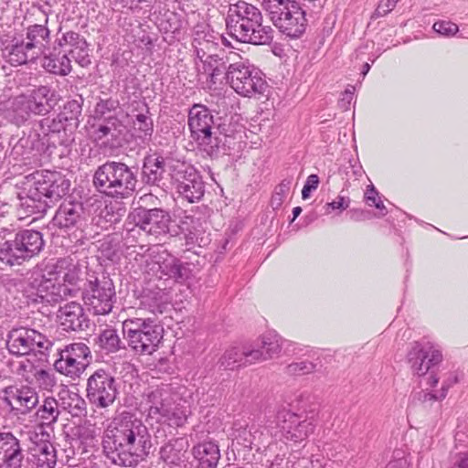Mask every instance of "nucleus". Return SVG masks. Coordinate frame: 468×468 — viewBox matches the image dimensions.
Here are the masks:
<instances>
[{
	"instance_id": "obj_1",
	"label": "nucleus",
	"mask_w": 468,
	"mask_h": 468,
	"mask_svg": "<svg viewBox=\"0 0 468 468\" xmlns=\"http://www.w3.org/2000/svg\"><path fill=\"white\" fill-rule=\"evenodd\" d=\"M102 448L112 463L133 467L150 453L151 435L140 419L123 411L112 420L105 431Z\"/></svg>"
},
{
	"instance_id": "obj_2",
	"label": "nucleus",
	"mask_w": 468,
	"mask_h": 468,
	"mask_svg": "<svg viewBox=\"0 0 468 468\" xmlns=\"http://www.w3.org/2000/svg\"><path fill=\"white\" fill-rule=\"evenodd\" d=\"M28 186L19 194L20 209L27 215H42L66 196L70 181L57 171L36 172L27 178Z\"/></svg>"
},
{
	"instance_id": "obj_3",
	"label": "nucleus",
	"mask_w": 468,
	"mask_h": 468,
	"mask_svg": "<svg viewBox=\"0 0 468 468\" xmlns=\"http://www.w3.org/2000/svg\"><path fill=\"white\" fill-rule=\"evenodd\" d=\"M225 21L229 36L241 43L269 45L273 39L274 31L263 24L261 11L248 2L230 4Z\"/></svg>"
},
{
	"instance_id": "obj_4",
	"label": "nucleus",
	"mask_w": 468,
	"mask_h": 468,
	"mask_svg": "<svg viewBox=\"0 0 468 468\" xmlns=\"http://www.w3.org/2000/svg\"><path fill=\"white\" fill-rule=\"evenodd\" d=\"M138 184L134 167L123 162L107 161L93 175V186L100 193L115 199L131 197Z\"/></svg>"
},
{
	"instance_id": "obj_5",
	"label": "nucleus",
	"mask_w": 468,
	"mask_h": 468,
	"mask_svg": "<svg viewBox=\"0 0 468 468\" xmlns=\"http://www.w3.org/2000/svg\"><path fill=\"white\" fill-rule=\"evenodd\" d=\"M59 101L58 92L48 85H40L15 97L8 110L10 122L24 125L32 116H45L51 112Z\"/></svg>"
},
{
	"instance_id": "obj_6",
	"label": "nucleus",
	"mask_w": 468,
	"mask_h": 468,
	"mask_svg": "<svg viewBox=\"0 0 468 468\" xmlns=\"http://www.w3.org/2000/svg\"><path fill=\"white\" fill-rule=\"evenodd\" d=\"M261 5L282 34L290 38H298L305 32V12L296 0H263Z\"/></svg>"
},
{
	"instance_id": "obj_7",
	"label": "nucleus",
	"mask_w": 468,
	"mask_h": 468,
	"mask_svg": "<svg viewBox=\"0 0 468 468\" xmlns=\"http://www.w3.org/2000/svg\"><path fill=\"white\" fill-rule=\"evenodd\" d=\"M128 346L140 355H152L163 339V325L153 317H135L122 322Z\"/></svg>"
},
{
	"instance_id": "obj_8",
	"label": "nucleus",
	"mask_w": 468,
	"mask_h": 468,
	"mask_svg": "<svg viewBox=\"0 0 468 468\" xmlns=\"http://www.w3.org/2000/svg\"><path fill=\"white\" fill-rule=\"evenodd\" d=\"M226 81L239 95L251 97L254 94H262L266 82L260 73L239 55L226 72Z\"/></svg>"
},
{
	"instance_id": "obj_9",
	"label": "nucleus",
	"mask_w": 468,
	"mask_h": 468,
	"mask_svg": "<svg viewBox=\"0 0 468 468\" xmlns=\"http://www.w3.org/2000/svg\"><path fill=\"white\" fill-rule=\"evenodd\" d=\"M115 295L113 282L104 275L89 280L82 292L84 303L94 315L110 314L116 300Z\"/></svg>"
},
{
	"instance_id": "obj_10",
	"label": "nucleus",
	"mask_w": 468,
	"mask_h": 468,
	"mask_svg": "<svg viewBox=\"0 0 468 468\" xmlns=\"http://www.w3.org/2000/svg\"><path fill=\"white\" fill-rule=\"evenodd\" d=\"M52 346L46 335L28 327L13 328L7 335L6 347L10 354L16 356L36 352L45 355Z\"/></svg>"
},
{
	"instance_id": "obj_11",
	"label": "nucleus",
	"mask_w": 468,
	"mask_h": 468,
	"mask_svg": "<svg viewBox=\"0 0 468 468\" xmlns=\"http://www.w3.org/2000/svg\"><path fill=\"white\" fill-rule=\"evenodd\" d=\"M118 393L116 378L106 369H97L87 379L86 397L98 409L112 405Z\"/></svg>"
},
{
	"instance_id": "obj_12",
	"label": "nucleus",
	"mask_w": 468,
	"mask_h": 468,
	"mask_svg": "<svg viewBox=\"0 0 468 468\" xmlns=\"http://www.w3.org/2000/svg\"><path fill=\"white\" fill-rule=\"evenodd\" d=\"M27 449V462L32 468H55L58 463V451L48 440V433L30 431Z\"/></svg>"
},
{
	"instance_id": "obj_13",
	"label": "nucleus",
	"mask_w": 468,
	"mask_h": 468,
	"mask_svg": "<svg viewBox=\"0 0 468 468\" xmlns=\"http://www.w3.org/2000/svg\"><path fill=\"white\" fill-rule=\"evenodd\" d=\"M173 170V180L179 197L189 203L199 201L205 194V183L201 175L185 162Z\"/></svg>"
},
{
	"instance_id": "obj_14",
	"label": "nucleus",
	"mask_w": 468,
	"mask_h": 468,
	"mask_svg": "<svg viewBox=\"0 0 468 468\" xmlns=\"http://www.w3.org/2000/svg\"><path fill=\"white\" fill-rule=\"evenodd\" d=\"M50 265H45L41 273H34L36 277L33 278L31 285L37 290V295L42 300L50 304L58 303L60 301L69 297L67 292V284H61L59 279L49 270Z\"/></svg>"
},
{
	"instance_id": "obj_15",
	"label": "nucleus",
	"mask_w": 468,
	"mask_h": 468,
	"mask_svg": "<svg viewBox=\"0 0 468 468\" xmlns=\"http://www.w3.org/2000/svg\"><path fill=\"white\" fill-rule=\"evenodd\" d=\"M131 216L135 228L144 231L147 235L158 238L169 232L171 217L168 212L161 208L137 207Z\"/></svg>"
},
{
	"instance_id": "obj_16",
	"label": "nucleus",
	"mask_w": 468,
	"mask_h": 468,
	"mask_svg": "<svg viewBox=\"0 0 468 468\" xmlns=\"http://www.w3.org/2000/svg\"><path fill=\"white\" fill-rule=\"evenodd\" d=\"M182 162L169 156H164L159 153H154L144 156L142 167V180L148 186H159L165 172L168 170L173 178L174 167Z\"/></svg>"
},
{
	"instance_id": "obj_17",
	"label": "nucleus",
	"mask_w": 468,
	"mask_h": 468,
	"mask_svg": "<svg viewBox=\"0 0 468 468\" xmlns=\"http://www.w3.org/2000/svg\"><path fill=\"white\" fill-rule=\"evenodd\" d=\"M277 422L283 437L294 442L304 441L314 430L311 420L284 409L277 413Z\"/></svg>"
},
{
	"instance_id": "obj_18",
	"label": "nucleus",
	"mask_w": 468,
	"mask_h": 468,
	"mask_svg": "<svg viewBox=\"0 0 468 468\" xmlns=\"http://www.w3.org/2000/svg\"><path fill=\"white\" fill-rule=\"evenodd\" d=\"M408 360L414 374L424 376L441 362L442 355L441 350L431 343L423 346L415 342L408 353Z\"/></svg>"
},
{
	"instance_id": "obj_19",
	"label": "nucleus",
	"mask_w": 468,
	"mask_h": 468,
	"mask_svg": "<svg viewBox=\"0 0 468 468\" xmlns=\"http://www.w3.org/2000/svg\"><path fill=\"white\" fill-rule=\"evenodd\" d=\"M51 273H55L61 284H67L69 297H75L80 291L82 271L80 264L70 257L60 258L55 262H48Z\"/></svg>"
},
{
	"instance_id": "obj_20",
	"label": "nucleus",
	"mask_w": 468,
	"mask_h": 468,
	"mask_svg": "<svg viewBox=\"0 0 468 468\" xmlns=\"http://www.w3.org/2000/svg\"><path fill=\"white\" fill-rule=\"evenodd\" d=\"M21 440L11 431L0 432V468H26Z\"/></svg>"
},
{
	"instance_id": "obj_21",
	"label": "nucleus",
	"mask_w": 468,
	"mask_h": 468,
	"mask_svg": "<svg viewBox=\"0 0 468 468\" xmlns=\"http://www.w3.org/2000/svg\"><path fill=\"white\" fill-rule=\"evenodd\" d=\"M30 16H36V23L27 27L24 39L40 56L45 54L49 42L50 31L47 27L48 16L39 7L34 9Z\"/></svg>"
},
{
	"instance_id": "obj_22",
	"label": "nucleus",
	"mask_w": 468,
	"mask_h": 468,
	"mask_svg": "<svg viewBox=\"0 0 468 468\" xmlns=\"http://www.w3.org/2000/svg\"><path fill=\"white\" fill-rule=\"evenodd\" d=\"M4 394L5 401L11 406L12 410L23 415L28 414L39 402L36 389L27 385L6 387Z\"/></svg>"
},
{
	"instance_id": "obj_23",
	"label": "nucleus",
	"mask_w": 468,
	"mask_h": 468,
	"mask_svg": "<svg viewBox=\"0 0 468 468\" xmlns=\"http://www.w3.org/2000/svg\"><path fill=\"white\" fill-rule=\"evenodd\" d=\"M86 221V212L80 201L65 199L58 208L54 218V226L61 229L81 228Z\"/></svg>"
},
{
	"instance_id": "obj_24",
	"label": "nucleus",
	"mask_w": 468,
	"mask_h": 468,
	"mask_svg": "<svg viewBox=\"0 0 468 468\" xmlns=\"http://www.w3.org/2000/svg\"><path fill=\"white\" fill-rule=\"evenodd\" d=\"M94 138L110 146H119L122 141L125 125L116 115L101 119V122L93 125Z\"/></svg>"
},
{
	"instance_id": "obj_25",
	"label": "nucleus",
	"mask_w": 468,
	"mask_h": 468,
	"mask_svg": "<svg viewBox=\"0 0 468 468\" xmlns=\"http://www.w3.org/2000/svg\"><path fill=\"white\" fill-rule=\"evenodd\" d=\"M258 356L257 352L250 351V345L231 346L225 350L218 365L225 370H234L253 365V359Z\"/></svg>"
},
{
	"instance_id": "obj_26",
	"label": "nucleus",
	"mask_w": 468,
	"mask_h": 468,
	"mask_svg": "<svg viewBox=\"0 0 468 468\" xmlns=\"http://www.w3.org/2000/svg\"><path fill=\"white\" fill-rule=\"evenodd\" d=\"M57 316L65 331H83L89 327L90 320L85 315L82 306L76 302L60 306Z\"/></svg>"
},
{
	"instance_id": "obj_27",
	"label": "nucleus",
	"mask_w": 468,
	"mask_h": 468,
	"mask_svg": "<svg viewBox=\"0 0 468 468\" xmlns=\"http://www.w3.org/2000/svg\"><path fill=\"white\" fill-rule=\"evenodd\" d=\"M214 119L210 110L202 104H194L188 112V127L191 137L194 140L199 139L211 132Z\"/></svg>"
},
{
	"instance_id": "obj_28",
	"label": "nucleus",
	"mask_w": 468,
	"mask_h": 468,
	"mask_svg": "<svg viewBox=\"0 0 468 468\" xmlns=\"http://www.w3.org/2000/svg\"><path fill=\"white\" fill-rule=\"evenodd\" d=\"M283 340L275 333L263 335L258 343L250 345L251 352H257L258 356L253 359L254 364L271 359L282 351Z\"/></svg>"
},
{
	"instance_id": "obj_29",
	"label": "nucleus",
	"mask_w": 468,
	"mask_h": 468,
	"mask_svg": "<svg viewBox=\"0 0 468 468\" xmlns=\"http://www.w3.org/2000/svg\"><path fill=\"white\" fill-rule=\"evenodd\" d=\"M192 455L197 462L196 468H217L220 460L218 445L214 441H204L192 448Z\"/></svg>"
},
{
	"instance_id": "obj_30",
	"label": "nucleus",
	"mask_w": 468,
	"mask_h": 468,
	"mask_svg": "<svg viewBox=\"0 0 468 468\" xmlns=\"http://www.w3.org/2000/svg\"><path fill=\"white\" fill-rule=\"evenodd\" d=\"M187 441L183 438L170 440L160 449V458L169 467H179L186 458Z\"/></svg>"
},
{
	"instance_id": "obj_31",
	"label": "nucleus",
	"mask_w": 468,
	"mask_h": 468,
	"mask_svg": "<svg viewBox=\"0 0 468 468\" xmlns=\"http://www.w3.org/2000/svg\"><path fill=\"white\" fill-rule=\"evenodd\" d=\"M14 237L27 261L37 255L43 249L44 240L39 231L24 229L17 232Z\"/></svg>"
},
{
	"instance_id": "obj_32",
	"label": "nucleus",
	"mask_w": 468,
	"mask_h": 468,
	"mask_svg": "<svg viewBox=\"0 0 468 468\" xmlns=\"http://www.w3.org/2000/svg\"><path fill=\"white\" fill-rule=\"evenodd\" d=\"M7 58L12 65H22L34 61L39 55L24 38L14 37L12 45L5 48Z\"/></svg>"
},
{
	"instance_id": "obj_33",
	"label": "nucleus",
	"mask_w": 468,
	"mask_h": 468,
	"mask_svg": "<svg viewBox=\"0 0 468 468\" xmlns=\"http://www.w3.org/2000/svg\"><path fill=\"white\" fill-rule=\"evenodd\" d=\"M201 151L207 154L211 158H218L221 154H227L226 143L228 141V135L218 134L217 132H209L205 135L195 140Z\"/></svg>"
},
{
	"instance_id": "obj_34",
	"label": "nucleus",
	"mask_w": 468,
	"mask_h": 468,
	"mask_svg": "<svg viewBox=\"0 0 468 468\" xmlns=\"http://www.w3.org/2000/svg\"><path fill=\"white\" fill-rule=\"evenodd\" d=\"M148 404L149 416L157 418L159 420L164 415L169 414V408L173 404L168 392L164 389H155L151 391L146 398Z\"/></svg>"
},
{
	"instance_id": "obj_35",
	"label": "nucleus",
	"mask_w": 468,
	"mask_h": 468,
	"mask_svg": "<svg viewBox=\"0 0 468 468\" xmlns=\"http://www.w3.org/2000/svg\"><path fill=\"white\" fill-rule=\"evenodd\" d=\"M57 353L58 357L53 364L55 369L73 380L79 378L89 365V362L77 361L76 358L69 356V355L62 353L58 349Z\"/></svg>"
},
{
	"instance_id": "obj_36",
	"label": "nucleus",
	"mask_w": 468,
	"mask_h": 468,
	"mask_svg": "<svg viewBox=\"0 0 468 468\" xmlns=\"http://www.w3.org/2000/svg\"><path fill=\"white\" fill-rule=\"evenodd\" d=\"M27 261L15 237L0 243V268L21 265Z\"/></svg>"
},
{
	"instance_id": "obj_37",
	"label": "nucleus",
	"mask_w": 468,
	"mask_h": 468,
	"mask_svg": "<svg viewBox=\"0 0 468 468\" xmlns=\"http://www.w3.org/2000/svg\"><path fill=\"white\" fill-rule=\"evenodd\" d=\"M42 66L43 68L55 75L67 76L71 72V61L66 52L48 53L45 52Z\"/></svg>"
},
{
	"instance_id": "obj_38",
	"label": "nucleus",
	"mask_w": 468,
	"mask_h": 468,
	"mask_svg": "<svg viewBox=\"0 0 468 468\" xmlns=\"http://www.w3.org/2000/svg\"><path fill=\"white\" fill-rule=\"evenodd\" d=\"M95 344L105 354H112L125 349L124 343L120 338L117 330L112 327L101 330L95 339Z\"/></svg>"
},
{
	"instance_id": "obj_39",
	"label": "nucleus",
	"mask_w": 468,
	"mask_h": 468,
	"mask_svg": "<svg viewBox=\"0 0 468 468\" xmlns=\"http://www.w3.org/2000/svg\"><path fill=\"white\" fill-rule=\"evenodd\" d=\"M36 126L39 127L43 130L49 140L55 136L58 138V144H64V140L61 139V134L66 135L69 131L72 133V130L69 125L57 114L55 117H47L36 122Z\"/></svg>"
},
{
	"instance_id": "obj_40",
	"label": "nucleus",
	"mask_w": 468,
	"mask_h": 468,
	"mask_svg": "<svg viewBox=\"0 0 468 468\" xmlns=\"http://www.w3.org/2000/svg\"><path fill=\"white\" fill-rule=\"evenodd\" d=\"M19 143L23 147H28L31 150L44 152L49 146L56 147V143L51 142L47 133L39 127H33L26 138H21Z\"/></svg>"
},
{
	"instance_id": "obj_41",
	"label": "nucleus",
	"mask_w": 468,
	"mask_h": 468,
	"mask_svg": "<svg viewBox=\"0 0 468 468\" xmlns=\"http://www.w3.org/2000/svg\"><path fill=\"white\" fill-rule=\"evenodd\" d=\"M83 98L80 95L78 99H74L66 102L63 109L58 115L70 127L71 130L76 129L80 124V117L82 112Z\"/></svg>"
},
{
	"instance_id": "obj_42",
	"label": "nucleus",
	"mask_w": 468,
	"mask_h": 468,
	"mask_svg": "<svg viewBox=\"0 0 468 468\" xmlns=\"http://www.w3.org/2000/svg\"><path fill=\"white\" fill-rule=\"evenodd\" d=\"M250 427L248 423L241 420H236L232 427V441L244 448H250L256 438V431Z\"/></svg>"
},
{
	"instance_id": "obj_43",
	"label": "nucleus",
	"mask_w": 468,
	"mask_h": 468,
	"mask_svg": "<svg viewBox=\"0 0 468 468\" xmlns=\"http://www.w3.org/2000/svg\"><path fill=\"white\" fill-rule=\"evenodd\" d=\"M58 402L52 397L46 398L37 411V418L45 425L55 423L58 420Z\"/></svg>"
},
{
	"instance_id": "obj_44",
	"label": "nucleus",
	"mask_w": 468,
	"mask_h": 468,
	"mask_svg": "<svg viewBox=\"0 0 468 468\" xmlns=\"http://www.w3.org/2000/svg\"><path fill=\"white\" fill-rule=\"evenodd\" d=\"M148 252L152 261L158 266L162 274L167 271V269L176 258L163 245L159 244L150 247Z\"/></svg>"
},
{
	"instance_id": "obj_45",
	"label": "nucleus",
	"mask_w": 468,
	"mask_h": 468,
	"mask_svg": "<svg viewBox=\"0 0 468 468\" xmlns=\"http://www.w3.org/2000/svg\"><path fill=\"white\" fill-rule=\"evenodd\" d=\"M239 58V53L235 51H229L224 56H220L218 63L213 68V72L209 73V82L211 84H217L222 82L221 79L226 80V72L229 71V65H231L235 59Z\"/></svg>"
},
{
	"instance_id": "obj_46",
	"label": "nucleus",
	"mask_w": 468,
	"mask_h": 468,
	"mask_svg": "<svg viewBox=\"0 0 468 468\" xmlns=\"http://www.w3.org/2000/svg\"><path fill=\"white\" fill-rule=\"evenodd\" d=\"M62 408L72 417L85 416L87 413V402L77 393H69L61 399Z\"/></svg>"
},
{
	"instance_id": "obj_47",
	"label": "nucleus",
	"mask_w": 468,
	"mask_h": 468,
	"mask_svg": "<svg viewBox=\"0 0 468 468\" xmlns=\"http://www.w3.org/2000/svg\"><path fill=\"white\" fill-rule=\"evenodd\" d=\"M58 350L80 362L90 363V359L91 358L89 346L81 342L66 345L63 348H59Z\"/></svg>"
},
{
	"instance_id": "obj_48",
	"label": "nucleus",
	"mask_w": 468,
	"mask_h": 468,
	"mask_svg": "<svg viewBox=\"0 0 468 468\" xmlns=\"http://www.w3.org/2000/svg\"><path fill=\"white\" fill-rule=\"evenodd\" d=\"M188 263H183L177 258H175V261L169 268L167 271L164 274L171 279H174L176 282H185L190 277L191 270L189 268Z\"/></svg>"
},
{
	"instance_id": "obj_49",
	"label": "nucleus",
	"mask_w": 468,
	"mask_h": 468,
	"mask_svg": "<svg viewBox=\"0 0 468 468\" xmlns=\"http://www.w3.org/2000/svg\"><path fill=\"white\" fill-rule=\"evenodd\" d=\"M134 129L138 133V137L143 140H149L154 132L152 119L144 113H139L133 122Z\"/></svg>"
},
{
	"instance_id": "obj_50",
	"label": "nucleus",
	"mask_w": 468,
	"mask_h": 468,
	"mask_svg": "<svg viewBox=\"0 0 468 468\" xmlns=\"http://www.w3.org/2000/svg\"><path fill=\"white\" fill-rule=\"evenodd\" d=\"M33 376L40 389L50 391L56 386V378L50 371L37 369Z\"/></svg>"
},
{
	"instance_id": "obj_51",
	"label": "nucleus",
	"mask_w": 468,
	"mask_h": 468,
	"mask_svg": "<svg viewBox=\"0 0 468 468\" xmlns=\"http://www.w3.org/2000/svg\"><path fill=\"white\" fill-rule=\"evenodd\" d=\"M120 102L117 99L113 98H107V99H101L100 98L98 102L95 105V115L96 118L103 119L106 116V114L115 111L117 108H119Z\"/></svg>"
},
{
	"instance_id": "obj_52",
	"label": "nucleus",
	"mask_w": 468,
	"mask_h": 468,
	"mask_svg": "<svg viewBox=\"0 0 468 468\" xmlns=\"http://www.w3.org/2000/svg\"><path fill=\"white\" fill-rule=\"evenodd\" d=\"M315 369V365L309 361L294 362L286 367V373L292 376L310 374Z\"/></svg>"
},
{
	"instance_id": "obj_53",
	"label": "nucleus",
	"mask_w": 468,
	"mask_h": 468,
	"mask_svg": "<svg viewBox=\"0 0 468 468\" xmlns=\"http://www.w3.org/2000/svg\"><path fill=\"white\" fill-rule=\"evenodd\" d=\"M67 53V51H65ZM68 53L75 59V61L81 67H86L90 64V59L88 54V44L84 40V44L78 45L77 48H69Z\"/></svg>"
},
{
	"instance_id": "obj_54",
	"label": "nucleus",
	"mask_w": 468,
	"mask_h": 468,
	"mask_svg": "<svg viewBox=\"0 0 468 468\" xmlns=\"http://www.w3.org/2000/svg\"><path fill=\"white\" fill-rule=\"evenodd\" d=\"M85 38L79 33L74 31H68L62 35V37L58 40L59 47L69 46V48H77L78 45L84 44Z\"/></svg>"
},
{
	"instance_id": "obj_55",
	"label": "nucleus",
	"mask_w": 468,
	"mask_h": 468,
	"mask_svg": "<svg viewBox=\"0 0 468 468\" xmlns=\"http://www.w3.org/2000/svg\"><path fill=\"white\" fill-rule=\"evenodd\" d=\"M160 420L168 421L170 425L181 426L186 420V416L173 403L169 408V414L164 415Z\"/></svg>"
},
{
	"instance_id": "obj_56",
	"label": "nucleus",
	"mask_w": 468,
	"mask_h": 468,
	"mask_svg": "<svg viewBox=\"0 0 468 468\" xmlns=\"http://www.w3.org/2000/svg\"><path fill=\"white\" fill-rule=\"evenodd\" d=\"M433 29L443 36H453L458 32L457 25L450 21L435 22Z\"/></svg>"
},
{
	"instance_id": "obj_57",
	"label": "nucleus",
	"mask_w": 468,
	"mask_h": 468,
	"mask_svg": "<svg viewBox=\"0 0 468 468\" xmlns=\"http://www.w3.org/2000/svg\"><path fill=\"white\" fill-rule=\"evenodd\" d=\"M398 0H382L376 8L373 17H380L388 14L396 6Z\"/></svg>"
},
{
	"instance_id": "obj_58",
	"label": "nucleus",
	"mask_w": 468,
	"mask_h": 468,
	"mask_svg": "<svg viewBox=\"0 0 468 468\" xmlns=\"http://www.w3.org/2000/svg\"><path fill=\"white\" fill-rule=\"evenodd\" d=\"M319 185V177L317 175H310L302 190V197L303 199H307L313 190H315Z\"/></svg>"
},
{
	"instance_id": "obj_59",
	"label": "nucleus",
	"mask_w": 468,
	"mask_h": 468,
	"mask_svg": "<svg viewBox=\"0 0 468 468\" xmlns=\"http://www.w3.org/2000/svg\"><path fill=\"white\" fill-rule=\"evenodd\" d=\"M356 90L355 86L349 85L346 90L342 93V97L339 100V106L344 111L350 109L351 101H353V95Z\"/></svg>"
},
{
	"instance_id": "obj_60",
	"label": "nucleus",
	"mask_w": 468,
	"mask_h": 468,
	"mask_svg": "<svg viewBox=\"0 0 468 468\" xmlns=\"http://www.w3.org/2000/svg\"><path fill=\"white\" fill-rule=\"evenodd\" d=\"M449 388H450V385L443 384L441 388V393L439 396L436 394H432V393H425L423 395V400L424 401H427V400L435 401V400L443 399L447 395Z\"/></svg>"
},
{
	"instance_id": "obj_61",
	"label": "nucleus",
	"mask_w": 468,
	"mask_h": 468,
	"mask_svg": "<svg viewBox=\"0 0 468 468\" xmlns=\"http://www.w3.org/2000/svg\"><path fill=\"white\" fill-rule=\"evenodd\" d=\"M219 57L220 55L218 54L208 56L203 62L204 72H207L208 74L213 72V68L218 63Z\"/></svg>"
},
{
	"instance_id": "obj_62",
	"label": "nucleus",
	"mask_w": 468,
	"mask_h": 468,
	"mask_svg": "<svg viewBox=\"0 0 468 468\" xmlns=\"http://www.w3.org/2000/svg\"><path fill=\"white\" fill-rule=\"evenodd\" d=\"M148 2V0H112L114 6L130 7L133 9L138 4Z\"/></svg>"
},
{
	"instance_id": "obj_63",
	"label": "nucleus",
	"mask_w": 468,
	"mask_h": 468,
	"mask_svg": "<svg viewBox=\"0 0 468 468\" xmlns=\"http://www.w3.org/2000/svg\"><path fill=\"white\" fill-rule=\"evenodd\" d=\"M365 198L369 206H373V204H375V202L380 198L378 197V192L376 190L373 185L367 186V189L365 193Z\"/></svg>"
},
{
	"instance_id": "obj_64",
	"label": "nucleus",
	"mask_w": 468,
	"mask_h": 468,
	"mask_svg": "<svg viewBox=\"0 0 468 468\" xmlns=\"http://www.w3.org/2000/svg\"><path fill=\"white\" fill-rule=\"evenodd\" d=\"M33 367H34V366L29 362V360L22 361L19 363V366L16 369V373L19 376L25 378L26 373L31 372Z\"/></svg>"
}]
</instances>
